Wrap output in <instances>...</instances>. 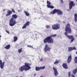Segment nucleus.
Segmentation results:
<instances>
[{"label": "nucleus", "mask_w": 77, "mask_h": 77, "mask_svg": "<svg viewBox=\"0 0 77 77\" xmlns=\"http://www.w3.org/2000/svg\"><path fill=\"white\" fill-rule=\"evenodd\" d=\"M65 31L66 32H65V35L69 39H71L70 43L72 42L74 40L75 38L74 37L73 35H68V33H71V26L69 23H68L65 27Z\"/></svg>", "instance_id": "obj_1"}, {"label": "nucleus", "mask_w": 77, "mask_h": 77, "mask_svg": "<svg viewBox=\"0 0 77 77\" xmlns=\"http://www.w3.org/2000/svg\"><path fill=\"white\" fill-rule=\"evenodd\" d=\"M18 18V15L16 14L12 15V18L9 21V25L10 26H14L16 24L17 22L15 19Z\"/></svg>", "instance_id": "obj_2"}, {"label": "nucleus", "mask_w": 77, "mask_h": 77, "mask_svg": "<svg viewBox=\"0 0 77 77\" xmlns=\"http://www.w3.org/2000/svg\"><path fill=\"white\" fill-rule=\"evenodd\" d=\"M56 36V34H54L47 37L44 39V42L45 43H47V42L49 43L50 44H52V43H53L54 42V40L52 38V37H55V36Z\"/></svg>", "instance_id": "obj_3"}, {"label": "nucleus", "mask_w": 77, "mask_h": 77, "mask_svg": "<svg viewBox=\"0 0 77 77\" xmlns=\"http://www.w3.org/2000/svg\"><path fill=\"white\" fill-rule=\"evenodd\" d=\"M24 65L21 66L19 68V70L20 71L23 72V71H24V70L25 71H26L29 70V69L31 68L30 66H29V65H30L29 63H24Z\"/></svg>", "instance_id": "obj_4"}, {"label": "nucleus", "mask_w": 77, "mask_h": 77, "mask_svg": "<svg viewBox=\"0 0 77 77\" xmlns=\"http://www.w3.org/2000/svg\"><path fill=\"white\" fill-rule=\"evenodd\" d=\"M56 13H57L58 15H63V12L62 11L59 9H54L53 11L50 13V14H55Z\"/></svg>", "instance_id": "obj_5"}, {"label": "nucleus", "mask_w": 77, "mask_h": 77, "mask_svg": "<svg viewBox=\"0 0 77 77\" xmlns=\"http://www.w3.org/2000/svg\"><path fill=\"white\" fill-rule=\"evenodd\" d=\"M60 25L59 23L54 24L52 25V27L53 30H58L60 29Z\"/></svg>", "instance_id": "obj_6"}, {"label": "nucleus", "mask_w": 77, "mask_h": 77, "mask_svg": "<svg viewBox=\"0 0 77 77\" xmlns=\"http://www.w3.org/2000/svg\"><path fill=\"white\" fill-rule=\"evenodd\" d=\"M50 48L49 46H48V45H45V47L44 49V50L45 53H46V52L47 51H50Z\"/></svg>", "instance_id": "obj_7"}, {"label": "nucleus", "mask_w": 77, "mask_h": 77, "mask_svg": "<svg viewBox=\"0 0 77 77\" xmlns=\"http://www.w3.org/2000/svg\"><path fill=\"white\" fill-rule=\"evenodd\" d=\"M47 3L48 5H47L48 8H51V9H53V8H54V6L50 5H51V2L48 1H47Z\"/></svg>", "instance_id": "obj_8"}, {"label": "nucleus", "mask_w": 77, "mask_h": 77, "mask_svg": "<svg viewBox=\"0 0 77 77\" xmlns=\"http://www.w3.org/2000/svg\"><path fill=\"white\" fill-rule=\"evenodd\" d=\"M75 4L74 3L73 1H71L69 2V9L71 10L72 8V6H74Z\"/></svg>", "instance_id": "obj_9"}, {"label": "nucleus", "mask_w": 77, "mask_h": 77, "mask_svg": "<svg viewBox=\"0 0 77 77\" xmlns=\"http://www.w3.org/2000/svg\"><path fill=\"white\" fill-rule=\"evenodd\" d=\"M45 66L41 67L36 66L35 67V70L36 71H38L41 70V69H45Z\"/></svg>", "instance_id": "obj_10"}, {"label": "nucleus", "mask_w": 77, "mask_h": 77, "mask_svg": "<svg viewBox=\"0 0 77 77\" xmlns=\"http://www.w3.org/2000/svg\"><path fill=\"white\" fill-rule=\"evenodd\" d=\"M30 21H28L26 22V23H25L23 26L22 27V29H26V27H27V26H29V24H30Z\"/></svg>", "instance_id": "obj_11"}, {"label": "nucleus", "mask_w": 77, "mask_h": 77, "mask_svg": "<svg viewBox=\"0 0 77 77\" xmlns=\"http://www.w3.org/2000/svg\"><path fill=\"white\" fill-rule=\"evenodd\" d=\"M71 60H72V56L71 55H70L68 58V59H67V63H69L71 62Z\"/></svg>", "instance_id": "obj_12"}, {"label": "nucleus", "mask_w": 77, "mask_h": 77, "mask_svg": "<svg viewBox=\"0 0 77 77\" xmlns=\"http://www.w3.org/2000/svg\"><path fill=\"white\" fill-rule=\"evenodd\" d=\"M5 65V62L2 63V61L0 60V67L1 69H3L4 68V65Z\"/></svg>", "instance_id": "obj_13"}, {"label": "nucleus", "mask_w": 77, "mask_h": 77, "mask_svg": "<svg viewBox=\"0 0 77 77\" xmlns=\"http://www.w3.org/2000/svg\"><path fill=\"white\" fill-rule=\"evenodd\" d=\"M53 69L54 71V74L55 76H57L58 75V72H57V70L55 67H53Z\"/></svg>", "instance_id": "obj_14"}, {"label": "nucleus", "mask_w": 77, "mask_h": 77, "mask_svg": "<svg viewBox=\"0 0 77 77\" xmlns=\"http://www.w3.org/2000/svg\"><path fill=\"white\" fill-rule=\"evenodd\" d=\"M12 14V11L11 10H8L7 11V14H6V17H8V16H10Z\"/></svg>", "instance_id": "obj_15"}, {"label": "nucleus", "mask_w": 77, "mask_h": 77, "mask_svg": "<svg viewBox=\"0 0 77 77\" xmlns=\"http://www.w3.org/2000/svg\"><path fill=\"white\" fill-rule=\"evenodd\" d=\"M73 50H76V48L75 47H69L68 51L70 52L72 51Z\"/></svg>", "instance_id": "obj_16"}, {"label": "nucleus", "mask_w": 77, "mask_h": 77, "mask_svg": "<svg viewBox=\"0 0 77 77\" xmlns=\"http://www.w3.org/2000/svg\"><path fill=\"white\" fill-rule=\"evenodd\" d=\"M62 66H63L64 68L65 69H68V67L67 66V64L66 63H64L63 64Z\"/></svg>", "instance_id": "obj_17"}, {"label": "nucleus", "mask_w": 77, "mask_h": 77, "mask_svg": "<svg viewBox=\"0 0 77 77\" xmlns=\"http://www.w3.org/2000/svg\"><path fill=\"white\" fill-rule=\"evenodd\" d=\"M11 45H6L5 47L4 48L5 49H6L7 50H9L10 48H11Z\"/></svg>", "instance_id": "obj_18"}, {"label": "nucleus", "mask_w": 77, "mask_h": 77, "mask_svg": "<svg viewBox=\"0 0 77 77\" xmlns=\"http://www.w3.org/2000/svg\"><path fill=\"white\" fill-rule=\"evenodd\" d=\"M74 20L75 23H77V14H75L74 15Z\"/></svg>", "instance_id": "obj_19"}, {"label": "nucleus", "mask_w": 77, "mask_h": 77, "mask_svg": "<svg viewBox=\"0 0 77 77\" xmlns=\"http://www.w3.org/2000/svg\"><path fill=\"white\" fill-rule=\"evenodd\" d=\"M59 63V61L58 60L56 59L55 62H54V65H57Z\"/></svg>", "instance_id": "obj_20"}, {"label": "nucleus", "mask_w": 77, "mask_h": 77, "mask_svg": "<svg viewBox=\"0 0 77 77\" xmlns=\"http://www.w3.org/2000/svg\"><path fill=\"white\" fill-rule=\"evenodd\" d=\"M77 68L75 69H74L73 71V73L74 75H75V74L77 73Z\"/></svg>", "instance_id": "obj_21"}, {"label": "nucleus", "mask_w": 77, "mask_h": 77, "mask_svg": "<svg viewBox=\"0 0 77 77\" xmlns=\"http://www.w3.org/2000/svg\"><path fill=\"white\" fill-rule=\"evenodd\" d=\"M25 14V15H26V16H29L30 15V14L29 13V12H28L27 11H26L24 12Z\"/></svg>", "instance_id": "obj_22"}, {"label": "nucleus", "mask_w": 77, "mask_h": 77, "mask_svg": "<svg viewBox=\"0 0 77 77\" xmlns=\"http://www.w3.org/2000/svg\"><path fill=\"white\" fill-rule=\"evenodd\" d=\"M14 42H16V41H17V39H18V37L17 36H14Z\"/></svg>", "instance_id": "obj_23"}, {"label": "nucleus", "mask_w": 77, "mask_h": 77, "mask_svg": "<svg viewBox=\"0 0 77 77\" xmlns=\"http://www.w3.org/2000/svg\"><path fill=\"white\" fill-rule=\"evenodd\" d=\"M74 61L75 63H77V57H75Z\"/></svg>", "instance_id": "obj_24"}, {"label": "nucleus", "mask_w": 77, "mask_h": 77, "mask_svg": "<svg viewBox=\"0 0 77 77\" xmlns=\"http://www.w3.org/2000/svg\"><path fill=\"white\" fill-rule=\"evenodd\" d=\"M68 77H71V72H68Z\"/></svg>", "instance_id": "obj_25"}, {"label": "nucleus", "mask_w": 77, "mask_h": 77, "mask_svg": "<svg viewBox=\"0 0 77 77\" xmlns=\"http://www.w3.org/2000/svg\"><path fill=\"white\" fill-rule=\"evenodd\" d=\"M11 11L12 13L13 12V13H15V11L14 9L12 8Z\"/></svg>", "instance_id": "obj_26"}, {"label": "nucleus", "mask_w": 77, "mask_h": 77, "mask_svg": "<svg viewBox=\"0 0 77 77\" xmlns=\"http://www.w3.org/2000/svg\"><path fill=\"white\" fill-rule=\"evenodd\" d=\"M19 53H21L22 51V48H20L18 50Z\"/></svg>", "instance_id": "obj_27"}, {"label": "nucleus", "mask_w": 77, "mask_h": 77, "mask_svg": "<svg viewBox=\"0 0 77 77\" xmlns=\"http://www.w3.org/2000/svg\"><path fill=\"white\" fill-rule=\"evenodd\" d=\"M27 47H29V48H33V47L31 45H27Z\"/></svg>", "instance_id": "obj_28"}, {"label": "nucleus", "mask_w": 77, "mask_h": 77, "mask_svg": "<svg viewBox=\"0 0 77 77\" xmlns=\"http://www.w3.org/2000/svg\"><path fill=\"white\" fill-rule=\"evenodd\" d=\"M46 28H47V29H48V28H50V26L49 25H46Z\"/></svg>", "instance_id": "obj_29"}, {"label": "nucleus", "mask_w": 77, "mask_h": 77, "mask_svg": "<svg viewBox=\"0 0 77 77\" xmlns=\"http://www.w3.org/2000/svg\"><path fill=\"white\" fill-rule=\"evenodd\" d=\"M6 32H7V33H8V34H10L9 32L7 30H6Z\"/></svg>", "instance_id": "obj_30"}, {"label": "nucleus", "mask_w": 77, "mask_h": 77, "mask_svg": "<svg viewBox=\"0 0 77 77\" xmlns=\"http://www.w3.org/2000/svg\"><path fill=\"white\" fill-rule=\"evenodd\" d=\"M71 77H75V76L73 74H72Z\"/></svg>", "instance_id": "obj_31"}, {"label": "nucleus", "mask_w": 77, "mask_h": 77, "mask_svg": "<svg viewBox=\"0 0 77 77\" xmlns=\"http://www.w3.org/2000/svg\"><path fill=\"white\" fill-rule=\"evenodd\" d=\"M60 2L61 3H63V0H61Z\"/></svg>", "instance_id": "obj_32"}, {"label": "nucleus", "mask_w": 77, "mask_h": 77, "mask_svg": "<svg viewBox=\"0 0 77 77\" xmlns=\"http://www.w3.org/2000/svg\"><path fill=\"white\" fill-rule=\"evenodd\" d=\"M2 37V36L0 35V38Z\"/></svg>", "instance_id": "obj_33"}, {"label": "nucleus", "mask_w": 77, "mask_h": 77, "mask_svg": "<svg viewBox=\"0 0 77 77\" xmlns=\"http://www.w3.org/2000/svg\"><path fill=\"white\" fill-rule=\"evenodd\" d=\"M40 60L41 61H42V59H41Z\"/></svg>", "instance_id": "obj_34"}, {"label": "nucleus", "mask_w": 77, "mask_h": 77, "mask_svg": "<svg viewBox=\"0 0 77 77\" xmlns=\"http://www.w3.org/2000/svg\"><path fill=\"white\" fill-rule=\"evenodd\" d=\"M36 75V74H34V75L35 76V75Z\"/></svg>", "instance_id": "obj_35"}, {"label": "nucleus", "mask_w": 77, "mask_h": 77, "mask_svg": "<svg viewBox=\"0 0 77 77\" xmlns=\"http://www.w3.org/2000/svg\"><path fill=\"white\" fill-rule=\"evenodd\" d=\"M3 11H5V9L3 10Z\"/></svg>", "instance_id": "obj_36"}, {"label": "nucleus", "mask_w": 77, "mask_h": 77, "mask_svg": "<svg viewBox=\"0 0 77 77\" xmlns=\"http://www.w3.org/2000/svg\"><path fill=\"white\" fill-rule=\"evenodd\" d=\"M67 10H68V11H69V9H68Z\"/></svg>", "instance_id": "obj_37"}, {"label": "nucleus", "mask_w": 77, "mask_h": 77, "mask_svg": "<svg viewBox=\"0 0 77 77\" xmlns=\"http://www.w3.org/2000/svg\"><path fill=\"white\" fill-rule=\"evenodd\" d=\"M76 54H77V52H76Z\"/></svg>", "instance_id": "obj_38"}, {"label": "nucleus", "mask_w": 77, "mask_h": 77, "mask_svg": "<svg viewBox=\"0 0 77 77\" xmlns=\"http://www.w3.org/2000/svg\"><path fill=\"white\" fill-rule=\"evenodd\" d=\"M76 0V1L77 2V0Z\"/></svg>", "instance_id": "obj_39"}]
</instances>
